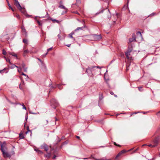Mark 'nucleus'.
<instances>
[{
	"mask_svg": "<svg viewBox=\"0 0 160 160\" xmlns=\"http://www.w3.org/2000/svg\"><path fill=\"white\" fill-rule=\"evenodd\" d=\"M160 138L159 136L156 138L152 142V144L148 145L149 147H154L156 146Z\"/></svg>",
	"mask_w": 160,
	"mask_h": 160,
	"instance_id": "nucleus-1",
	"label": "nucleus"
},
{
	"mask_svg": "<svg viewBox=\"0 0 160 160\" xmlns=\"http://www.w3.org/2000/svg\"><path fill=\"white\" fill-rule=\"evenodd\" d=\"M82 24V26H81V30H83L86 32H88V27L86 26L85 25V22L84 20H83L82 22L81 21V24Z\"/></svg>",
	"mask_w": 160,
	"mask_h": 160,
	"instance_id": "nucleus-2",
	"label": "nucleus"
},
{
	"mask_svg": "<svg viewBox=\"0 0 160 160\" xmlns=\"http://www.w3.org/2000/svg\"><path fill=\"white\" fill-rule=\"evenodd\" d=\"M93 38L94 41H99L101 39L102 37L101 35H93Z\"/></svg>",
	"mask_w": 160,
	"mask_h": 160,
	"instance_id": "nucleus-3",
	"label": "nucleus"
},
{
	"mask_svg": "<svg viewBox=\"0 0 160 160\" xmlns=\"http://www.w3.org/2000/svg\"><path fill=\"white\" fill-rule=\"evenodd\" d=\"M1 151L2 152L3 156L4 158H9L11 157L10 155L6 151V150L2 149V150Z\"/></svg>",
	"mask_w": 160,
	"mask_h": 160,
	"instance_id": "nucleus-4",
	"label": "nucleus"
},
{
	"mask_svg": "<svg viewBox=\"0 0 160 160\" xmlns=\"http://www.w3.org/2000/svg\"><path fill=\"white\" fill-rule=\"evenodd\" d=\"M1 146V150H2V149L4 150H7V148L6 147V143L5 142H3L2 144L1 143L0 144Z\"/></svg>",
	"mask_w": 160,
	"mask_h": 160,
	"instance_id": "nucleus-5",
	"label": "nucleus"
},
{
	"mask_svg": "<svg viewBox=\"0 0 160 160\" xmlns=\"http://www.w3.org/2000/svg\"><path fill=\"white\" fill-rule=\"evenodd\" d=\"M14 4L18 9L21 10L22 9V8L17 0H16V1L15 2Z\"/></svg>",
	"mask_w": 160,
	"mask_h": 160,
	"instance_id": "nucleus-6",
	"label": "nucleus"
},
{
	"mask_svg": "<svg viewBox=\"0 0 160 160\" xmlns=\"http://www.w3.org/2000/svg\"><path fill=\"white\" fill-rule=\"evenodd\" d=\"M131 51L132 50H128L125 52V54L127 59H129V56L130 55V53Z\"/></svg>",
	"mask_w": 160,
	"mask_h": 160,
	"instance_id": "nucleus-7",
	"label": "nucleus"
},
{
	"mask_svg": "<svg viewBox=\"0 0 160 160\" xmlns=\"http://www.w3.org/2000/svg\"><path fill=\"white\" fill-rule=\"evenodd\" d=\"M132 38H130L129 39V42H131L135 40V35L134 34H133L132 35Z\"/></svg>",
	"mask_w": 160,
	"mask_h": 160,
	"instance_id": "nucleus-8",
	"label": "nucleus"
},
{
	"mask_svg": "<svg viewBox=\"0 0 160 160\" xmlns=\"http://www.w3.org/2000/svg\"><path fill=\"white\" fill-rule=\"evenodd\" d=\"M41 148L44 149L47 152L48 149V147L46 145L43 144L41 146Z\"/></svg>",
	"mask_w": 160,
	"mask_h": 160,
	"instance_id": "nucleus-9",
	"label": "nucleus"
},
{
	"mask_svg": "<svg viewBox=\"0 0 160 160\" xmlns=\"http://www.w3.org/2000/svg\"><path fill=\"white\" fill-rule=\"evenodd\" d=\"M126 152V151L125 150H122L120 151L116 156V158H117L118 157L120 156L122 154Z\"/></svg>",
	"mask_w": 160,
	"mask_h": 160,
	"instance_id": "nucleus-10",
	"label": "nucleus"
},
{
	"mask_svg": "<svg viewBox=\"0 0 160 160\" xmlns=\"http://www.w3.org/2000/svg\"><path fill=\"white\" fill-rule=\"evenodd\" d=\"M91 68H89V67L86 69V72L89 75H90L92 74V72L91 70Z\"/></svg>",
	"mask_w": 160,
	"mask_h": 160,
	"instance_id": "nucleus-11",
	"label": "nucleus"
},
{
	"mask_svg": "<svg viewBox=\"0 0 160 160\" xmlns=\"http://www.w3.org/2000/svg\"><path fill=\"white\" fill-rule=\"evenodd\" d=\"M8 53L9 54L11 55L12 56L16 57V58H18L17 55L16 53H15L14 52H8Z\"/></svg>",
	"mask_w": 160,
	"mask_h": 160,
	"instance_id": "nucleus-12",
	"label": "nucleus"
},
{
	"mask_svg": "<svg viewBox=\"0 0 160 160\" xmlns=\"http://www.w3.org/2000/svg\"><path fill=\"white\" fill-rule=\"evenodd\" d=\"M20 69H18V72H19V73H21L22 75H24V76H26L27 77H28V76L27 75L25 74L23 72H21V68L20 67Z\"/></svg>",
	"mask_w": 160,
	"mask_h": 160,
	"instance_id": "nucleus-13",
	"label": "nucleus"
},
{
	"mask_svg": "<svg viewBox=\"0 0 160 160\" xmlns=\"http://www.w3.org/2000/svg\"><path fill=\"white\" fill-rule=\"evenodd\" d=\"M89 68H91V72L94 70V69L96 68V67L95 66H91L89 67Z\"/></svg>",
	"mask_w": 160,
	"mask_h": 160,
	"instance_id": "nucleus-14",
	"label": "nucleus"
},
{
	"mask_svg": "<svg viewBox=\"0 0 160 160\" xmlns=\"http://www.w3.org/2000/svg\"><path fill=\"white\" fill-rule=\"evenodd\" d=\"M27 129L28 131L26 132V134H27V133L29 132L30 135H31V134H32L31 131L29 130V127H27Z\"/></svg>",
	"mask_w": 160,
	"mask_h": 160,
	"instance_id": "nucleus-15",
	"label": "nucleus"
},
{
	"mask_svg": "<svg viewBox=\"0 0 160 160\" xmlns=\"http://www.w3.org/2000/svg\"><path fill=\"white\" fill-rule=\"evenodd\" d=\"M15 67H17V68H18V67H17V66H16V65H15L14 64H11V66H10V68H14Z\"/></svg>",
	"mask_w": 160,
	"mask_h": 160,
	"instance_id": "nucleus-16",
	"label": "nucleus"
},
{
	"mask_svg": "<svg viewBox=\"0 0 160 160\" xmlns=\"http://www.w3.org/2000/svg\"><path fill=\"white\" fill-rule=\"evenodd\" d=\"M50 20H51L54 22H57V23H59V21L58 20H56L55 19L51 18Z\"/></svg>",
	"mask_w": 160,
	"mask_h": 160,
	"instance_id": "nucleus-17",
	"label": "nucleus"
},
{
	"mask_svg": "<svg viewBox=\"0 0 160 160\" xmlns=\"http://www.w3.org/2000/svg\"><path fill=\"white\" fill-rule=\"evenodd\" d=\"M19 137L20 139H22L24 138V137L22 133L21 132L20 133Z\"/></svg>",
	"mask_w": 160,
	"mask_h": 160,
	"instance_id": "nucleus-18",
	"label": "nucleus"
},
{
	"mask_svg": "<svg viewBox=\"0 0 160 160\" xmlns=\"http://www.w3.org/2000/svg\"><path fill=\"white\" fill-rule=\"evenodd\" d=\"M35 150L37 152H38L39 153H42V152L41 151L39 150L38 148H35Z\"/></svg>",
	"mask_w": 160,
	"mask_h": 160,
	"instance_id": "nucleus-19",
	"label": "nucleus"
},
{
	"mask_svg": "<svg viewBox=\"0 0 160 160\" xmlns=\"http://www.w3.org/2000/svg\"><path fill=\"white\" fill-rule=\"evenodd\" d=\"M24 55L25 56L26 54L28 53V51L27 50H25L24 51Z\"/></svg>",
	"mask_w": 160,
	"mask_h": 160,
	"instance_id": "nucleus-20",
	"label": "nucleus"
},
{
	"mask_svg": "<svg viewBox=\"0 0 160 160\" xmlns=\"http://www.w3.org/2000/svg\"><path fill=\"white\" fill-rule=\"evenodd\" d=\"M137 35L138 36H139L140 37L142 36V34L141 32L140 31H138L137 33Z\"/></svg>",
	"mask_w": 160,
	"mask_h": 160,
	"instance_id": "nucleus-21",
	"label": "nucleus"
},
{
	"mask_svg": "<svg viewBox=\"0 0 160 160\" xmlns=\"http://www.w3.org/2000/svg\"><path fill=\"white\" fill-rule=\"evenodd\" d=\"M80 0H77L76 4L78 6H79Z\"/></svg>",
	"mask_w": 160,
	"mask_h": 160,
	"instance_id": "nucleus-22",
	"label": "nucleus"
},
{
	"mask_svg": "<svg viewBox=\"0 0 160 160\" xmlns=\"http://www.w3.org/2000/svg\"><path fill=\"white\" fill-rule=\"evenodd\" d=\"M156 14V13H155V12H153V13H152L151 14L149 15V16L152 17V16H153L155 15Z\"/></svg>",
	"mask_w": 160,
	"mask_h": 160,
	"instance_id": "nucleus-23",
	"label": "nucleus"
},
{
	"mask_svg": "<svg viewBox=\"0 0 160 160\" xmlns=\"http://www.w3.org/2000/svg\"><path fill=\"white\" fill-rule=\"evenodd\" d=\"M37 22L38 23V24L40 26H41L42 23H41V22L40 21L38 20H37Z\"/></svg>",
	"mask_w": 160,
	"mask_h": 160,
	"instance_id": "nucleus-24",
	"label": "nucleus"
},
{
	"mask_svg": "<svg viewBox=\"0 0 160 160\" xmlns=\"http://www.w3.org/2000/svg\"><path fill=\"white\" fill-rule=\"evenodd\" d=\"M23 42L25 43H27V40L26 39H24L23 40Z\"/></svg>",
	"mask_w": 160,
	"mask_h": 160,
	"instance_id": "nucleus-25",
	"label": "nucleus"
},
{
	"mask_svg": "<svg viewBox=\"0 0 160 160\" xmlns=\"http://www.w3.org/2000/svg\"><path fill=\"white\" fill-rule=\"evenodd\" d=\"M95 159L96 160H107V159H106V158H103L101 159Z\"/></svg>",
	"mask_w": 160,
	"mask_h": 160,
	"instance_id": "nucleus-26",
	"label": "nucleus"
},
{
	"mask_svg": "<svg viewBox=\"0 0 160 160\" xmlns=\"http://www.w3.org/2000/svg\"><path fill=\"white\" fill-rule=\"evenodd\" d=\"M60 8H63V9H66V8H65V7L63 6V5H61L60 6Z\"/></svg>",
	"mask_w": 160,
	"mask_h": 160,
	"instance_id": "nucleus-27",
	"label": "nucleus"
},
{
	"mask_svg": "<svg viewBox=\"0 0 160 160\" xmlns=\"http://www.w3.org/2000/svg\"><path fill=\"white\" fill-rule=\"evenodd\" d=\"M2 54H3V55H6V52L3 49V50H2Z\"/></svg>",
	"mask_w": 160,
	"mask_h": 160,
	"instance_id": "nucleus-28",
	"label": "nucleus"
},
{
	"mask_svg": "<svg viewBox=\"0 0 160 160\" xmlns=\"http://www.w3.org/2000/svg\"><path fill=\"white\" fill-rule=\"evenodd\" d=\"M4 58H5L7 62H9V63H11L10 62V60L9 59H7L5 57H4Z\"/></svg>",
	"mask_w": 160,
	"mask_h": 160,
	"instance_id": "nucleus-29",
	"label": "nucleus"
},
{
	"mask_svg": "<svg viewBox=\"0 0 160 160\" xmlns=\"http://www.w3.org/2000/svg\"><path fill=\"white\" fill-rule=\"evenodd\" d=\"M113 144L115 146H118V147H121V145H119V144H117L115 142H114L113 143Z\"/></svg>",
	"mask_w": 160,
	"mask_h": 160,
	"instance_id": "nucleus-30",
	"label": "nucleus"
},
{
	"mask_svg": "<svg viewBox=\"0 0 160 160\" xmlns=\"http://www.w3.org/2000/svg\"><path fill=\"white\" fill-rule=\"evenodd\" d=\"M72 34L71 33L69 34V37L70 38H72Z\"/></svg>",
	"mask_w": 160,
	"mask_h": 160,
	"instance_id": "nucleus-31",
	"label": "nucleus"
},
{
	"mask_svg": "<svg viewBox=\"0 0 160 160\" xmlns=\"http://www.w3.org/2000/svg\"><path fill=\"white\" fill-rule=\"evenodd\" d=\"M23 13H24L25 12V10L24 8H22L21 10H20Z\"/></svg>",
	"mask_w": 160,
	"mask_h": 160,
	"instance_id": "nucleus-32",
	"label": "nucleus"
},
{
	"mask_svg": "<svg viewBox=\"0 0 160 160\" xmlns=\"http://www.w3.org/2000/svg\"><path fill=\"white\" fill-rule=\"evenodd\" d=\"M138 90L140 91H141V88H142V87H138Z\"/></svg>",
	"mask_w": 160,
	"mask_h": 160,
	"instance_id": "nucleus-33",
	"label": "nucleus"
},
{
	"mask_svg": "<svg viewBox=\"0 0 160 160\" xmlns=\"http://www.w3.org/2000/svg\"><path fill=\"white\" fill-rule=\"evenodd\" d=\"M52 48H50L49 49H48V50H47V51H48V52H47V53H46V55L48 53V52H49V51H50V50H52Z\"/></svg>",
	"mask_w": 160,
	"mask_h": 160,
	"instance_id": "nucleus-34",
	"label": "nucleus"
},
{
	"mask_svg": "<svg viewBox=\"0 0 160 160\" xmlns=\"http://www.w3.org/2000/svg\"><path fill=\"white\" fill-rule=\"evenodd\" d=\"M157 115L158 116L160 117V111L157 113Z\"/></svg>",
	"mask_w": 160,
	"mask_h": 160,
	"instance_id": "nucleus-35",
	"label": "nucleus"
},
{
	"mask_svg": "<svg viewBox=\"0 0 160 160\" xmlns=\"http://www.w3.org/2000/svg\"><path fill=\"white\" fill-rule=\"evenodd\" d=\"M22 105L23 107V108L25 109H26V108L23 103L22 104Z\"/></svg>",
	"mask_w": 160,
	"mask_h": 160,
	"instance_id": "nucleus-36",
	"label": "nucleus"
},
{
	"mask_svg": "<svg viewBox=\"0 0 160 160\" xmlns=\"http://www.w3.org/2000/svg\"><path fill=\"white\" fill-rule=\"evenodd\" d=\"M16 17L17 18L19 19L20 18V16L18 14H16Z\"/></svg>",
	"mask_w": 160,
	"mask_h": 160,
	"instance_id": "nucleus-37",
	"label": "nucleus"
},
{
	"mask_svg": "<svg viewBox=\"0 0 160 160\" xmlns=\"http://www.w3.org/2000/svg\"><path fill=\"white\" fill-rule=\"evenodd\" d=\"M8 2V6L9 7V8L10 9V8H12V7H11V6L10 5V4H9V2Z\"/></svg>",
	"mask_w": 160,
	"mask_h": 160,
	"instance_id": "nucleus-38",
	"label": "nucleus"
},
{
	"mask_svg": "<svg viewBox=\"0 0 160 160\" xmlns=\"http://www.w3.org/2000/svg\"><path fill=\"white\" fill-rule=\"evenodd\" d=\"M22 68H24V67L25 66V64L24 63H22Z\"/></svg>",
	"mask_w": 160,
	"mask_h": 160,
	"instance_id": "nucleus-39",
	"label": "nucleus"
},
{
	"mask_svg": "<svg viewBox=\"0 0 160 160\" xmlns=\"http://www.w3.org/2000/svg\"><path fill=\"white\" fill-rule=\"evenodd\" d=\"M129 2V0H127V7H128V3Z\"/></svg>",
	"mask_w": 160,
	"mask_h": 160,
	"instance_id": "nucleus-40",
	"label": "nucleus"
},
{
	"mask_svg": "<svg viewBox=\"0 0 160 160\" xmlns=\"http://www.w3.org/2000/svg\"><path fill=\"white\" fill-rule=\"evenodd\" d=\"M110 93L112 95H113L114 94V93L112 91H110Z\"/></svg>",
	"mask_w": 160,
	"mask_h": 160,
	"instance_id": "nucleus-41",
	"label": "nucleus"
},
{
	"mask_svg": "<svg viewBox=\"0 0 160 160\" xmlns=\"http://www.w3.org/2000/svg\"><path fill=\"white\" fill-rule=\"evenodd\" d=\"M102 98H103V97L102 96V95L101 96L99 97V99L101 100L102 99Z\"/></svg>",
	"mask_w": 160,
	"mask_h": 160,
	"instance_id": "nucleus-42",
	"label": "nucleus"
},
{
	"mask_svg": "<svg viewBox=\"0 0 160 160\" xmlns=\"http://www.w3.org/2000/svg\"><path fill=\"white\" fill-rule=\"evenodd\" d=\"M66 45L68 47H70L71 46V44H66Z\"/></svg>",
	"mask_w": 160,
	"mask_h": 160,
	"instance_id": "nucleus-43",
	"label": "nucleus"
},
{
	"mask_svg": "<svg viewBox=\"0 0 160 160\" xmlns=\"http://www.w3.org/2000/svg\"><path fill=\"white\" fill-rule=\"evenodd\" d=\"M138 148H137L136 150H135L134 151V152H136L137 151H138Z\"/></svg>",
	"mask_w": 160,
	"mask_h": 160,
	"instance_id": "nucleus-44",
	"label": "nucleus"
},
{
	"mask_svg": "<svg viewBox=\"0 0 160 160\" xmlns=\"http://www.w3.org/2000/svg\"><path fill=\"white\" fill-rule=\"evenodd\" d=\"M56 157V156L55 155H54L53 157H52V159H55V158Z\"/></svg>",
	"mask_w": 160,
	"mask_h": 160,
	"instance_id": "nucleus-45",
	"label": "nucleus"
},
{
	"mask_svg": "<svg viewBox=\"0 0 160 160\" xmlns=\"http://www.w3.org/2000/svg\"><path fill=\"white\" fill-rule=\"evenodd\" d=\"M10 9H11L13 12H14V10L12 8H10Z\"/></svg>",
	"mask_w": 160,
	"mask_h": 160,
	"instance_id": "nucleus-46",
	"label": "nucleus"
},
{
	"mask_svg": "<svg viewBox=\"0 0 160 160\" xmlns=\"http://www.w3.org/2000/svg\"><path fill=\"white\" fill-rule=\"evenodd\" d=\"M76 137L78 138V139H79L80 138V137L79 136H76Z\"/></svg>",
	"mask_w": 160,
	"mask_h": 160,
	"instance_id": "nucleus-47",
	"label": "nucleus"
},
{
	"mask_svg": "<svg viewBox=\"0 0 160 160\" xmlns=\"http://www.w3.org/2000/svg\"><path fill=\"white\" fill-rule=\"evenodd\" d=\"M126 70H127V71L129 70V69H128V67H127V68H126Z\"/></svg>",
	"mask_w": 160,
	"mask_h": 160,
	"instance_id": "nucleus-48",
	"label": "nucleus"
},
{
	"mask_svg": "<svg viewBox=\"0 0 160 160\" xmlns=\"http://www.w3.org/2000/svg\"><path fill=\"white\" fill-rule=\"evenodd\" d=\"M114 96L116 97H117V95L116 94L114 95Z\"/></svg>",
	"mask_w": 160,
	"mask_h": 160,
	"instance_id": "nucleus-49",
	"label": "nucleus"
},
{
	"mask_svg": "<svg viewBox=\"0 0 160 160\" xmlns=\"http://www.w3.org/2000/svg\"><path fill=\"white\" fill-rule=\"evenodd\" d=\"M132 149H133V148H132V149H130V150H128V151H131V150H132Z\"/></svg>",
	"mask_w": 160,
	"mask_h": 160,
	"instance_id": "nucleus-50",
	"label": "nucleus"
},
{
	"mask_svg": "<svg viewBox=\"0 0 160 160\" xmlns=\"http://www.w3.org/2000/svg\"><path fill=\"white\" fill-rule=\"evenodd\" d=\"M118 115H119V114H116V116H118Z\"/></svg>",
	"mask_w": 160,
	"mask_h": 160,
	"instance_id": "nucleus-51",
	"label": "nucleus"
},
{
	"mask_svg": "<svg viewBox=\"0 0 160 160\" xmlns=\"http://www.w3.org/2000/svg\"><path fill=\"white\" fill-rule=\"evenodd\" d=\"M145 145H147V144H143L142 146H145Z\"/></svg>",
	"mask_w": 160,
	"mask_h": 160,
	"instance_id": "nucleus-52",
	"label": "nucleus"
},
{
	"mask_svg": "<svg viewBox=\"0 0 160 160\" xmlns=\"http://www.w3.org/2000/svg\"><path fill=\"white\" fill-rule=\"evenodd\" d=\"M83 159H88V158H84Z\"/></svg>",
	"mask_w": 160,
	"mask_h": 160,
	"instance_id": "nucleus-53",
	"label": "nucleus"
},
{
	"mask_svg": "<svg viewBox=\"0 0 160 160\" xmlns=\"http://www.w3.org/2000/svg\"><path fill=\"white\" fill-rule=\"evenodd\" d=\"M96 68H99V67L98 66L96 67Z\"/></svg>",
	"mask_w": 160,
	"mask_h": 160,
	"instance_id": "nucleus-54",
	"label": "nucleus"
},
{
	"mask_svg": "<svg viewBox=\"0 0 160 160\" xmlns=\"http://www.w3.org/2000/svg\"><path fill=\"white\" fill-rule=\"evenodd\" d=\"M108 12H110V11L109 10V9H108Z\"/></svg>",
	"mask_w": 160,
	"mask_h": 160,
	"instance_id": "nucleus-55",
	"label": "nucleus"
},
{
	"mask_svg": "<svg viewBox=\"0 0 160 160\" xmlns=\"http://www.w3.org/2000/svg\"><path fill=\"white\" fill-rule=\"evenodd\" d=\"M38 59L39 60V61H41V60L40 59Z\"/></svg>",
	"mask_w": 160,
	"mask_h": 160,
	"instance_id": "nucleus-56",
	"label": "nucleus"
},
{
	"mask_svg": "<svg viewBox=\"0 0 160 160\" xmlns=\"http://www.w3.org/2000/svg\"><path fill=\"white\" fill-rule=\"evenodd\" d=\"M159 156L160 157V153H159Z\"/></svg>",
	"mask_w": 160,
	"mask_h": 160,
	"instance_id": "nucleus-57",
	"label": "nucleus"
},
{
	"mask_svg": "<svg viewBox=\"0 0 160 160\" xmlns=\"http://www.w3.org/2000/svg\"><path fill=\"white\" fill-rule=\"evenodd\" d=\"M47 123H48V121H47V122H46V124H47Z\"/></svg>",
	"mask_w": 160,
	"mask_h": 160,
	"instance_id": "nucleus-58",
	"label": "nucleus"
},
{
	"mask_svg": "<svg viewBox=\"0 0 160 160\" xmlns=\"http://www.w3.org/2000/svg\"><path fill=\"white\" fill-rule=\"evenodd\" d=\"M26 71V69H25L24 71Z\"/></svg>",
	"mask_w": 160,
	"mask_h": 160,
	"instance_id": "nucleus-59",
	"label": "nucleus"
},
{
	"mask_svg": "<svg viewBox=\"0 0 160 160\" xmlns=\"http://www.w3.org/2000/svg\"><path fill=\"white\" fill-rule=\"evenodd\" d=\"M58 87L60 89L59 86H58Z\"/></svg>",
	"mask_w": 160,
	"mask_h": 160,
	"instance_id": "nucleus-60",
	"label": "nucleus"
},
{
	"mask_svg": "<svg viewBox=\"0 0 160 160\" xmlns=\"http://www.w3.org/2000/svg\"><path fill=\"white\" fill-rule=\"evenodd\" d=\"M135 114H136V113H136V112H135Z\"/></svg>",
	"mask_w": 160,
	"mask_h": 160,
	"instance_id": "nucleus-61",
	"label": "nucleus"
}]
</instances>
